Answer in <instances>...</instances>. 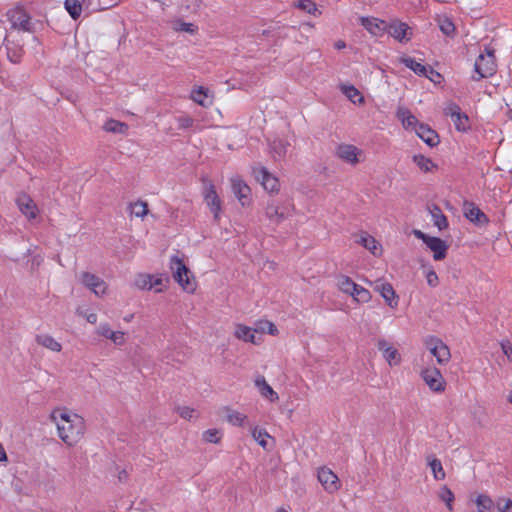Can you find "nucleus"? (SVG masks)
<instances>
[{
    "mask_svg": "<svg viewBox=\"0 0 512 512\" xmlns=\"http://www.w3.org/2000/svg\"><path fill=\"white\" fill-rule=\"evenodd\" d=\"M424 275L427 281V284L430 287H436L439 284V278L434 269L431 266L424 267Z\"/></svg>",
    "mask_w": 512,
    "mask_h": 512,
    "instance_id": "obj_51",
    "label": "nucleus"
},
{
    "mask_svg": "<svg viewBox=\"0 0 512 512\" xmlns=\"http://www.w3.org/2000/svg\"><path fill=\"white\" fill-rule=\"evenodd\" d=\"M413 161L422 171L425 172L430 171L434 167L432 161L422 154L415 155L413 157Z\"/></svg>",
    "mask_w": 512,
    "mask_h": 512,
    "instance_id": "obj_45",
    "label": "nucleus"
},
{
    "mask_svg": "<svg viewBox=\"0 0 512 512\" xmlns=\"http://www.w3.org/2000/svg\"><path fill=\"white\" fill-rule=\"evenodd\" d=\"M507 401L512 404V391H510L507 395Z\"/></svg>",
    "mask_w": 512,
    "mask_h": 512,
    "instance_id": "obj_61",
    "label": "nucleus"
},
{
    "mask_svg": "<svg viewBox=\"0 0 512 512\" xmlns=\"http://www.w3.org/2000/svg\"><path fill=\"white\" fill-rule=\"evenodd\" d=\"M366 283L374 287V290L382 296L385 303L390 308H397L399 303V297L397 296L394 288L390 283L383 279H378L375 282L366 280Z\"/></svg>",
    "mask_w": 512,
    "mask_h": 512,
    "instance_id": "obj_13",
    "label": "nucleus"
},
{
    "mask_svg": "<svg viewBox=\"0 0 512 512\" xmlns=\"http://www.w3.org/2000/svg\"><path fill=\"white\" fill-rule=\"evenodd\" d=\"M377 348L381 352L383 358L390 367L399 366L402 362L400 352L386 339L377 341Z\"/></svg>",
    "mask_w": 512,
    "mask_h": 512,
    "instance_id": "obj_18",
    "label": "nucleus"
},
{
    "mask_svg": "<svg viewBox=\"0 0 512 512\" xmlns=\"http://www.w3.org/2000/svg\"><path fill=\"white\" fill-rule=\"evenodd\" d=\"M317 478L324 490L328 493H336L341 487L338 476L327 467H321L318 469Z\"/></svg>",
    "mask_w": 512,
    "mask_h": 512,
    "instance_id": "obj_16",
    "label": "nucleus"
},
{
    "mask_svg": "<svg viewBox=\"0 0 512 512\" xmlns=\"http://www.w3.org/2000/svg\"><path fill=\"white\" fill-rule=\"evenodd\" d=\"M415 133L430 147H434L439 143L438 134L424 123H421Z\"/></svg>",
    "mask_w": 512,
    "mask_h": 512,
    "instance_id": "obj_31",
    "label": "nucleus"
},
{
    "mask_svg": "<svg viewBox=\"0 0 512 512\" xmlns=\"http://www.w3.org/2000/svg\"><path fill=\"white\" fill-rule=\"evenodd\" d=\"M232 192L238 199L239 203L245 207L251 204V189L247 183L240 177L235 176L230 179Z\"/></svg>",
    "mask_w": 512,
    "mask_h": 512,
    "instance_id": "obj_15",
    "label": "nucleus"
},
{
    "mask_svg": "<svg viewBox=\"0 0 512 512\" xmlns=\"http://www.w3.org/2000/svg\"><path fill=\"white\" fill-rule=\"evenodd\" d=\"M334 47L337 49V50H341V49H344L346 47V43L343 41V40H337L335 43H334Z\"/></svg>",
    "mask_w": 512,
    "mask_h": 512,
    "instance_id": "obj_57",
    "label": "nucleus"
},
{
    "mask_svg": "<svg viewBox=\"0 0 512 512\" xmlns=\"http://www.w3.org/2000/svg\"><path fill=\"white\" fill-rule=\"evenodd\" d=\"M17 205L20 212L28 221H39L40 209L30 196L26 194L18 196Z\"/></svg>",
    "mask_w": 512,
    "mask_h": 512,
    "instance_id": "obj_17",
    "label": "nucleus"
},
{
    "mask_svg": "<svg viewBox=\"0 0 512 512\" xmlns=\"http://www.w3.org/2000/svg\"><path fill=\"white\" fill-rule=\"evenodd\" d=\"M176 412L181 418L186 420H192L198 417L197 411L190 406H178Z\"/></svg>",
    "mask_w": 512,
    "mask_h": 512,
    "instance_id": "obj_48",
    "label": "nucleus"
},
{
    "mask_svg": "<svg viewBox=\"0 0 512 512\" xmlns=\"http://www.w3.org/2000/svg\"><path fill=\"white\" fill-rule=\"evenodd\" d=\"M35 341L38 345L47 350L59 353L62 350V344L52 335L43 333L36 336Z\"/></svg>",
    "mask_w": 512,
    "mask_h": 512,
    "instance_id": "obj_30",
    "label": "nucleus"
},
{
    "mask_svg": "<svg viewBox=\"0 0 512 512\" xmlns=\"http://www.w3.org/2000/svg\"><path fill=\"white\" fill-rule=\"evenodd\" d=\"M431 216L433 224L439 229L443 230L448 227V220L446 216L442 213V211L438 207H434L431 210Z\"/></svg>",
    "mask_w": 512,
    "mask_h": 512,
    "instance_id": "obj_42",
    "label": "nucleus"
},
{
    "mask_svg": "<svg viewBox=\"0 0 512 512\" xmlns=\"http://www.w3.org/2000/svg\"><path fill=\"white\" fill-rule=\"evenodd\" d=\"M276 512H288L287 510H285L284 508H279L276 510Z\"/></svg>",
    "mask_w": 512,
    "mask_h": 512,
    "instance_id": "obj_62",
    "label": "nucleus"
},
{
    "mask_svg": "<svg viewBox=\"0 0 512 512\" xmlns=\"http://www.w3.org/2000/svg\"><path fill=\"white\" fill-rule=\"evenodd\" d=\"M254 383L261 397L272 403L279 400L278 393L270 386L263 376L256 377Z\"/></svg>",
    "mask_w": 512,
    "mask_h": 512,
    "instance_id": "obj_28",
    "label": "nucleus"
},
{
    "mask_svg": "<svg viewBox=\"0 0 512 512\" xmlns=\"http://www.w3.org/2000/svg\"><path fill=\"white\" fill-rule=\"evenodd\" d=\"M248 429L253 440L256 441L264 450H268V439L271 437L266 429L253 424L250 425Z\"/></svg>",
    "mask_w": 512,
    "mask_h": 512,
    "instance_id": "obj_33",
    "label": "nucleus"
},
{
    "mask_svg": "<svg viewBox=\"0 0 512 512\" xmlns=\"http://www.w3.org/2000/svg\"><path fill=\"white\" fill-rule=\"evenodd\" d=\"M169 268L173 279L178 283L181 289L188 294H194L198 286L197 281L193 273L184 263V260L178 256H172Z\"/></svg>",
    "mask_w": 512,
    "mask_h": 512,
    "instance_id": "obj_2",
    "label": "nucleus"
},
{
    "mask_svg": "<svg viewBox=\"0 0 512 512\" xmlns=\"http://www.w3.org/2000/svg\"><path fill=\"white\" fill-rule=\"evenodd\" d=\"M65 8L74 19L78 18L82 11L81 4L78 0H66Z\"/></svg>",
    "mask_w": 512,
    "mask_h": 512,
    "instance_id": "obj_46",
    "label": "nucleus"
},
{
    "mask_svg": "<svg viewBox=\"0 0 512 512\" xmlns=\"http://www.w3.org/2000/svg\"><path fill=\"white\" fill-rule=\"evenodd\" d=\"M6 460H7L6 452L3 448V446L0 444V462L6 461Z\"/></svg>",
    "mask_w": 512,
    "mask_h": 512,
    "instance_id": "obj_59",
    "label": "nucleus"
},
{
    "mask_svg": "<svg viewBox=\"0 0 512 512\" xmlns=\"http://www.w3.org/2000/svg\"><path fill=\"white\" fill-rule=\"evenodd\" d=\"M8 17L15 27L26 29L29 24V16L22 8L11 9Z\"/></svg>",
    "mask_w": 512,
    "mask_h": 512,
    "instance_id": "obj_34",
    "label": "nucleus"
},
{
    "mask_svg": "<svg viewBox=\"0 0 512 512\" xmlns=\"http://www.w3.org/2000/svg\"><path fill=\"white\" fill-rule=\"evenodd\" d=\"M347 295H350L359 304L368 303L372 299L370 291L356 283Z\"/></svg>",
    "mask_w": 512,
    "mask_h": 512,
    "instance_id": "obj_35",
    "label": "nucleus"
},
{
    "mask_svg": "<svg viewBox=\"0 0 512 512\" xmlns=\"http://www.w3.org/2000/svg\"><path fill=\"white\" fill-rule=\"evenodd\" d=\"M357 243L365 247L371 254L376 257L382 255V246L381 244L370 234L366 232H362L357 240Z\"/></svg>",
    "mask_w": 512,
    "mask_h": 512,
    "instance_id": "obj_29",
    "label": "nucleus"
},
{
    "mask_svg": "<svg viewBox=\"0 0 512 512\" xmlns=\"http://www.w3.org/2000/svg\"><path fill=\"white\" fill-rule=\"evenodd\" d=\"M8 57L9 59L14 62V63H17L19 61V57L16 56V54H13V56L10 54V52L8 53Z\"/></svg>",
    "mask_w": 512,
    "mask_h": 512,
    "instance_id": "obj_60",
    "label": "nucleus"
},
{
    "mask_svg": "<svg viewBox=\"0 0 512 512\" xmlns=\"http://www.w3.org/2000/svg\"><path fill=\"white\" fill-rule=\"evenodd\" d=\"M103 128L107 132H112L116 134H126L128 130L127 124L115 119H108L105 122Z\"/></svg>",
    "mask_w": 512,
    "mask_h": 512,
    "instance_id": "obj_40",
    "label": "nucleus"
},
{
    "mask_svg": "<svg viewBox=\"0 0 512 512\" xmlns=\"http://www.w3.org/2000/svg\"><path fill=\"white\" fill-rule=\"evenodd\" d=\"M401 62L411 69L413 72H415L418 75H427L428 71H430V67L425 66L421 64L420 62H417L414 58L411 57H403L401 59Z\"/></svg>",
    "mask_w": 512,
    "mask_h": 512,
    "instance_id": "obj_37",
    "label": "nucleus"
},
{
    "mask_svg": "<svg viewBox=\"0 0 512 512\" xmlns=\"http://www.w3.org/2000/svg\"><path fill=\"white\" fill-rule=\"evenodd\" d=\"M203 197L207 207L213 214L215 221H218L220 219L222 203L215 190L214 185L209 184L205 187Z\"/></svg>",
    "mask_w": 512,
    "mask_h": 512,
    "instance_id": "obj_20",
    "label": "nucleus"
},
{
    "mask_svg": "<svg viewBox=\"0 0 512 512\" xmlns=\"http://www.w3.org/2000/svg\"><path fill=\"white\" fill-rule=\"evenodd\" d=\"M474 502L478 512H492L495 507L493 500L486 494H479Z\"/></svg>",
    "mask_w": 512,
    "mask_h": 512,
    "instance_id": "obj_38",
    "label": "nucleus"
},
{
    "mask_svg": "<svg viewBox=\"0 0 512 512\" xmlns=\"http://www.w3.org/2000/svg\"><path fill=\"white\" fill-rule=\"evenodd\" d=\"M360 24L375 37H381L387 30V23L376 17H361Z\"/></svg>",
    "mask_w": 512,
    "mask_h": 512,
    "instance_id": "obj_22",
    "label": "nucleus"
},
{
    "mask_svg": "<svg viewBox=\"0 0 512 512\" xmlns=\"http://www.w3.org/2000/svg\"><path fill=\"white\" fill-rule=\"evenodd\" d=\"M335 156L351 166H356L364 161V151L347 143H341L336 147Z\"/></svg>",
    "mask_w": 512,
    "mask_h": 512,
    "instance_id": "obj_10",
    "label": "nucleus"
},
{
    "mask_svg": "<svg viewBox=\"0 0 512 512\" xmlns=\"http://www.w3.org/2000/svg\"><path fill=\"white\" fill-rule=\"evenodd\" d=\"M190 98L202 107H210L213 104V95L209 89L196 86L191 90Z\"/></svg>",
    "mask_w": 512,
    "mask_h": 512,
    "instance_id": "obj_27",
    "label": "nucleus"
},
{
    "mask_svg": "<svg viewBox=\"0 0 512 512\" xmlns=\"http://www.w3.org/2000/svg\"><path fill=\"white\" fill-rule=\"evenodd\" d=\"M132 316L125 318L126 322H129L131 320Z\"/></svg>",
    "mask_w": 512,
    "mask_h": 512,
    "instance_id": "obj_63",
    "label": "nucleus"
},
{
    "mask_svg": "<svg viewBox=\"0 0 512 512\" xmlns=\"http://www.w3.org/2000/svg\"><path fill=\"white\" fill-rule=\"evenodd\" d=\"M355 282L348 276L342 275L337 280L338 288L345 294H348L354 287Z\"/></svg>",
    "mask_w": 512,
    "mask_h": 512,
    "instance_id": "obj_49",
    "label": "nucleus"
},
{
    "mask_svg": "<svg viewBox=\"0 0 512 512\" xmlns=\"http://www.w3.org/2000/svg\"><path fill=\"white\" fill-rule=\"evenodd\" d=\"M165 279L159 275L138 274L134 280V284L141 290H152L160 293L164 290Z\"/></svg>",
    "mask_w": 512,
    "mask_h": 512,
    "instance_id": "obj_14",
    "label": "nucleus"
},
{
    "mask_svg": "<svg viewBox=\"0 0 512 512\" xmlns=\"http://www.w3.org/2000/svg\"><path fill=\"white\" fill-rule=\"evenodd\" d=\"M426 350L436 358L439 365L447 364L451 359L449 347L439 338L430 336L424 341Z\"/></svg>",
    "mask_w": 512,
    "mask_h": 512,
    "instance_id": "obj_8",
    "label": "nucleus"
},
{
    "mask_svg": "<svg viewBox=\"0 0 512 512\" xmlns=\"http://www.w3.org/2000/svg\"><path fill=\"white\" fill-rule=\"evenodd\" d=\"M293 205L289 202H281L270 199L263 207V215L270 225L278 226L292 215Z\"/></svg>",
    "mask_w": 512,
    "mask_h": 512,
    "instance_id": "obj_3",
    "label": "nucleus"
},
{
    "mask_svg": "<svg viewBox=\"0 0 512 512\" xmlns=\"http://www.w3.org/2000/svg\"><path fill=\"white\" fill-rule=\"evenodd\" d=\"M223 436V432L218 428H211L203 432L202 438L207 443L218 444Z\"/></svg>",
    "mask_w": 512,
    "mask_h": 512,
    "instance_id": "obj_44",
    "label": "nucleus"
},
{
    "mask_svg": "<svg viewBox=\"0 0 512 512\" xmlns=\"http://www.w3.org/2000/svg\"><path fill=\"white\" fill-rule=\"evenodd\" d=\"M149 212L148 204L144 201H136L130 205L131 215L143 219Z\"/></svg>",
    "mask_w": 512,
    "mask_h": 512,
    "instance_id": "obj_43",
    "label": "nucleus"
},
{
    "mask_svg": "<svg viewBox=\"0 0 512 512\" xmlns=\"http://www.w3.org/2000/svg\"><path fill=\"white\" fill-rule=\"evenodd\" d=\"M256 329L244 324H236L234 327V336L243 342L259 345L262 340L256 336Z\"/></svg>",
    "mask_w": 512,
    "mask_h": 512,
    "instance_id": "obj_23",
    "label": "nucleus"
},
{
    "mask_svg": "<svg viewBox=\"0 0 512 512\" xmlns=\"http://www.w3.org/2000/svg\"><path fill=\"white\" fill-rule=\"evenodd\" d=\"M192 125V119L190 118H184L181 120V126L182 127H190Z\"/></svg>",
    "mask_w": 512,
    "mask_h": 512,
    "instance_id": "obj_58",
    "label": "nucleus"
},
{
    "mask_svg": "<svg viewBox=\"0 0 512 512\" xmlns=\"http://www.w3.org/2000/svg\"><path fill=\"white\" fill-rule=\"evenodd\" d=\"M412 233L416 238L423 241L429 251L432 252L435 261L443 260L446 257L449 245L444 240L429 236L418 229H414Z\"/></svg>",
    "mask_w": 512,
    "mask_h": 512,
    "instance_id": "obj_7",
    "label": "nucleus"
},
{
    "mask_svg": "<svg viewBox=\"0 0 512 512\" xmlns=\"http://www.w3.org/2000/svg\"><path fill=\"white\" fill-rule=\"evenodd\" d=\"M252 175L266 192L277 194L280 191V182L278 178L266 167L261 165L253 167Z\"/></svg>",
    "mask_w": 512,
    "mask_h": 512,
    "instance_id": "obj_9",
    "label": "nucleus"
},
{
    "mask_svg": "<svg viewBox=\"0 0 512 512\" xmlns=\"http://www.w3.org/2000/svg\"><path fill=\"white\" fill-rule=\"evenodd\" d=\"M173 29L178 32H186L189 34H194L196 32V27L194 24L182 21H175L173 23Z\"/></svg>",
    "mask_w": 512,
    "mask_h": 512,
    "instance_id": "obj_52",
    "label": "nucleus"
},
{
    "mask_svg": "<svg viewBox=\"0 0 512 512\" xmlns=\"http://www.w3.org/2000/svg\"><path fill=\"white\" fill-rule=\"evenodd\" d=\"M99 340H106L115 347H122L127 344L128 333L124 330H115L109 322H101L94 331Z\"/></svg>",
    "mask_w": 512,
    "mask_h": 512,
    "instance_id": "obj_4",
    "label": "nucleus"
},
{
    "mask_svg": "<svg viewBox=\"0 0 512 512\" xmlns=\"http://www.w3.org/2000/svg\"><path fill=\"white\" fill-rule=\"evenodd\" d=\"M224 411H225L226 421L230 425H232L234 427H241V428H244V427L249 428V426L252 425L249 422V418L245 413L240 412V411L230 408V407H225Z\"/></svg>",
    "mask_w": 512,
    "mask_h": 512,
    "instance_id": "obj_24",
    "label": "nucleus"
},
{
    "mask_svg": "<svg viewBox=\"0 0 512 512\" xmlns=\"http://www.w3.org/2000/svg\"><path fill=\"white\" fill-rule=\"evenodd\" d=\"M438 24H439L440 30L446 36H452L454 34L455 25L449 18H447V17L440 18L438 21Z\"/></svg>",
    "mask_w": 512,
    "mask_h": 512,
    "instance_id": "obj_47",
    "label": "nucleus"
},
{
    "mask_svg": "<svg viewBox=\"0 0 512 512\" xmlns=\"http://www.w3.org/2000/svg\"><path fill=\"white\" fill-rule=\"evenodd\" d=\"M444 113L451 117L453 124L458 131L465 132L469 129V118L461 111L457 104H447L444 109Z\"/></svg>",
    "mask_w": 512,
    "mask_h": 512,
    "instance_id": "obj_19",
    "label": "nucleus"
},
{
    "mask_svg": "<svg viewBox=\"0 0 512 512\" xmlns=\"http://www.w3.org/2000/svg\"><path fill=\"white\" fill-rule=\"evenodd\" d=\"M297 7L309 14L320 15V11L318 10L316 4L311 0H300L297 3Z\"/></svg>",
    "mask_w": 512,
    "mask_h": 512,
    "instance_id": "obj_50",
    "label": "nucleus"
},
{
    "mask_svg": "<svg viewBox=\"0 0 512 512\" xmlns=\"http://www.w3.org/2000/svg\"><path fill=\"white\" fill-rule=\"evenodd\" d=\"M425 77L429 78L431 81L438 83L440 82L441 75L437 72H435L431 67L430 71H428L427 75H424Z\"/></svg>",
    "mask_w": 512,
    "mask_h": 512,
    "instance_id": "obj_56",
    "label": "nucleus"
},
{
    "mask_svg": "<svg viewBox=\"0 0 512 512\" xmlns=\"http://www.w3.org/2000/svg\"><path fill=\"white\" fill-rule=\"evenodd\" d=\"M78 281L85 288L89 289L95 296L103 297L108 293V285L96 274L90 272H81L78 275Z\"/></svg>",
    "mask_w": 512,
    "mask_h": 512,
    "instance_id": "obj_11",
    "label": "nucleus"
},
{
    "mask_svg": "<svg viewBox=\"0 0 512 512\" xmlns=\"http://www.w3.org/2000/svg\"><path fill=\"white\" fill-rule=\"evenodd\" d=\"M256 333H267L275 336L278 334V329L275 324L269 320H260L255 325Z\"/></svg>",
    "mask_w": 512,
    "mask_h": 512,
    "instance_id": "obj_41",
    "label": "nucleus"
},
{
    "mask_svg": "<svg viewBox=\"0 0 512 512\" xmlns=\"http://www.w3.org/2000/svg\"><path fill=\"white\" fill-rule=\"evenodd\" d=\"M338 88L341 93L354 105H363L365 103L364 95L354 85L349 83H340Z\"/></svg>",
    "mask_w": 512,
    "mask_h": 512,
    "instance_id": "obj_26",
    "label": "nucleus"
},
{
    "mask_svg": "<svg viewBox=\"0 0 512 512\" xmlns=\"http://www.w3.org/2000/svg\"><path fill=\"white\" fill-rule=\"evenodd\" d=\"M437 497L440 501H442L445 504L448 511H450V512L453 511V509H454L453 503L455 500V495L447 485H442L438 489Z\"/></svg>",
    "mask_w": 512,
    "mask_h": 512,
    "instance_id": "obj_36",
    "label": "nucleus"
},
{
    "mask_svg": "<svg viewBox=\"0 0 512 512\" xmlns=\"http://www.w3.org/2000/svg\"><path fill=\"white\" fill-rule=\"evenodd\" d=\"M289 141L281 138H276L270 143V152L274 160L278 161L283 159L289 150Z\"/></svg>",
    "mask_w": 512,
    "mask_h": 512,
    "instance_id": "obj_32",
    "label": "nucleus"
},
{
    "mask_svg": "<svg viewBox=\"0 0 512 512\" xmlns=\"http://www.w3.org/2000/svg\"><path fill=\"white\" fill-rule=\"evenodd\" d=\"M77 314L85 318L86 321L91 324H95L98 320L97 314L91 311L77 310Z\"/></svg>",
    "mask_w": 512,
    "mask_h": 512,
    "instance_id": "obj_54",
    "label": "nucleus"
},
{
    "mask_svg": "<svg viewBox=\"0 0 512 512\" xmlns=\"http://www.w3.org/2000/svg\"><path fill=\"white\" fill-rule=\"evenodd\" d=\"M419 375L430 391L434 393L445 391L446 381L438 368L423 363Z\"/></svg>",
    "mask_w": 512,
    "mask_h": 512,
    "instance_id": "obj_5",
    "label": "nucleus"
},
{
    "mask_svg": "<svg viewBox=\"0 0 512 512\" xmlns=\"http://www.w3.org/2000/svg\"><path fill=\"white\" fill-rule=\"evenodd\" d=\"M386 32H388L393 39L402 44L408 43L414 34L412 27L399 19H394L390 23H387Z\"/></svg>",
    "mask_w": 512,
    "mask_h": 512,
    "instance_id": "obj_12",
    "label": "nucleus"
},
{
    "mask_svg": "<svg viewBox=\"0 0 512 512\" xmlns=\"http://www.w3.org/2000/svg\"><path fill=\"white\" fill-rule=\"evenodd\" d=\"M60 440L69 447L76 446L86 433L85 419L68 408H57L50 414Z\"/></svg>",
    "mask_w": 512,
    "mask_h": 512,
    "instance_id": "obj_1",
    "label": "nucleus"
},
{
    "mask_svg": "<svg viewBox=\"0 0 512 512\" xmlns=\"http://www.w3.org/2000/svg\"><path fill=\"white\" fill-rule=\"evenodd\" d=\"M396 117L406 131L415 132L421 125L416 116L405 106L399 105L397 107Z\"/></svg>",
    "mask_w": 512,
    "mask_h": 512,
    "instance_id": "obj_21",
    "label": "nucleus"
},
{
    "mask_svg": "<svg viewBox=\"0 0 512 512\" xmlns=\"http://www.w3.org/2000/svg\"><path fill=\"white\" fill-rule=\"evenodd\" d=\"M496 62L492 50L486 49L484 54H480L474 65V74L472 79L479 81L482 78H487L495 74Z\"/></svg>",
    "mask_w": 512,
    "mask_h": 512,
    "instance_id": "obj_6",
    "label": "nucleus"
},
{
    "mask_svg": "<svg viewBox=\"0 0 512 512\" xmlns=\"http://www.w3.org/2000/svg\"><path fill=\"white\" fill-rule=\"evenodd\" d=\"M501 349L507 358L512 360V344L509 341H503L501 343Z\"/></svg>",
    "mask_w": 512,
    "mask_h": 512,
    "instance_id": "obj_55",
    "label": "nucleus"
},
{
    "mask_svg": "<svg viewBox=\"0 0 512 512\" xmlns=\"http://www.w3.org/2000/svg\"><path fill=\"white\" fill-rule=\"evenodd\" d=\"M463 210L465 217L472 223L479 226L488 223V218L486 215L474 203H464Z\"/></svg>",
    "mask_w": 512,
    "mask_h": 512,
    "instance_id": "obj_25",
    "label": "nucleus"
},
{
    "mask_svg": "<svg viewBox=\"0 0 512 512\" xmlns=\"http://www.w3.org/2000/svg\"><path fill=\"white\" fill-rule=\"evenodd\" d=\"M495 507L498 512H512V500L506 497L498 498Z\"/></svg>",
    "mask_w": 512,
    "mask_h": 512,
    "instance_id": "obj_53",
    "label": "nucleus"
},
{
    "mask_svg": "<svg viewBox=\"0 0 512 512\" xmlns=\"http://www.w3.org/2000/svg\"><path fill=\"white\" fill-rule=\"evenodd\" d=\"M428 465L432 471L435 480L441 481L445 479L446 473L439 459L434 457L428 458Z\"/></svg>",
    "mask_w": 512,
    "mask_h": 512,
    "instance_id": "obj_39",
    "label": "nucleus"
}]
</instances>
